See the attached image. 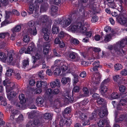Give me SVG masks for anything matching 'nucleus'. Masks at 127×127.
<instances>
[{
	"label": "nucleus",
	"instance_id": "1",
	"mask_svg": "<svg viewBox=\"0 0 127 127\" xmlns=\"http://www.w3.org/2000/svg\"><path fill=\"white\" fill-rule=\"evenodd\" d=\"M125 44L127 45V37L117 42L115 44L108 46V49L111 51L114 56L116 54L117 57L122 56L126 54L127 49L125 48Z\"/></svg>",
	"mask_w": 127,
	"mask_h": 127
},
{
	"label": "nucleus",
	"instance_id": "2",
	"mask_svg": "<svg viewBox=\"0 0 127 127\" xmlns=\"http://www.w3.org/2000/svg\"><path fill=\"white\" fill-rule=\"evenodd\" d=\"M79 14L77 10L72 11L69 15L70 18H67L65 20L63 19V27L64 28H66L70 24L72 20L76 19L77 18L78 20V18L79 17Z\"/></svg>",
	"mask_w": 127,
	"mask_h": 127
},
{
	"label": "nucleus",
	"instance_id": "3",
	"mask_svg": "<svg viewBox=\"0 0 127 127\" xmlns=\"http://www.w3.org/2000/svg\"><path fill=\"white\" fill-rule=\"evenodd\" d=\"M36 85L38 88L35 92L36 94L40 93L42 89L45 91L47 88V83L46 81H38L36 82Z\"/></svg>",
	"mask_w": 127,
	"mask_h": 127
},
{
	"label": "nucleus",
	"instance_id": "4",
	"mask_svg": "<svg viewBox=\"0 0 127 127\" xmlns=\"http://www.w3.org/2000/svg\"><path fill=\"white\" fill-rule=\"evenodd\" d=\"M37 32L36 28L34 27L33 29H29L28 30L27 34L25 35L23 38V40L25 43H28L30 41L29 36L32 35H35L37 34Z\"/></svg>",
	"mask_w": 127,
	"mask_h": 127
},
{
	"label": "nucleus",
	"instance_id": "5",
	"mask_svg": "<svg viewBox=\"0 0 127 127\" xmlns=\"http://www.w3.org/2000/svg\"><path fill=\"white\" fill-rule=\"evenodd\" d=\"M39 20L43 25L46 26H50L51 24V21L49 16L46 15L41 16L39 18Z\"/></svg>",
	"mask_w": 127,
	"mask_h": 127
},
{
	"label": "nucleus",
	"instance_id": "6",
	"mask_svg": "<svg viewBox=\"0 0 127 127\" xmlns=\"http://www.w3.org/2000/svg\"><path fill=\"white\" fill-rule=\"evenodd\" d=\"M65 119L62 118L60 120L59 124L58 125L59 127H69L71 124L72 120L70 118L67 119L64 118Z\"/></svg>",
	"mask_w": 127,
	"mask_h": 127
},
{
	"label": "nucleus",
	"instance_id": "7",
	"mask_svg": "<svg viewBox=\"0 0 127 127\" xmlns=\"http://www.w3.org/2000/svg\"><path fill=\"white\" fill-rule=\"evenodd\" d=\"M99 91L101 95L106 98L108 97L109 94V90L106 86L100 85Z\"/></svg>",
	"mask_w": 127,
	"mask_h": 127
},
{
	"label": "nucleus",
	"instance_id": "8",
	"mask_svg": "<svg viewBox=\"0 0 127 127\" xmlns=\"http://www.w3.org/2000/svg\"><path fill=\"white\" fill-rule=\"evenodd\" d=\"M72 95L71 96L70 93L68 92H66L64 94V102L67 104L73 102L74 100V98Z\"/></svg>",
	"mask_w": 127,
	"mask_h": 127
},
{
	"label": "nucleus",
	"instance_id": "9",
	"mask_svg": "<svg viewBox=\"0 0 127 127\" xmlns=\"http://www.w3.org/2000/svg\"><path fill=\"white\" fill-rule=\"evenodd\" d=\"M40 122L39 119H36L34 120H31L26 125V127H37L36 126L39 125Z\"/></svg>",
	"mask_w": 127,
	"mask_h": 127
},
{
	"label": "nucleus",
	"instance_id": "10",
	"mask_svg": "<svg viewBox=\"0 0 127 127\" xmlns=\"http://www.w3.org/2000/svg\"><path fill=\"white\" fill-rule=\"evenodd\" d=\"M97 3L96 2H94L90 6L91 9L92 10L93 13L94 14L100 13L101 11L99 9Z\"/></svg>",
	"mask_w": 127,
	"mask_h": 127
},
{
	"label": "nucleus",
	"instance_id": "11",
	"mask_svg": "<svg viewBox=\"0 0 127 127\" xmlns=\"http://www.w3.org/2000/svg\"><path fill=\"white\" fill-rule=\"evenodd\" d=\"M118 22L121 24L127 27V19L122 15L119 16L116 18Z\"/></svg>",
	"mask_w": 127,
	"mask_h": 127
},
{
	"label": "nucleus",
	"instance_id": "12",
	"mask_svg": "<svg viewBox=\"0 0 127 127\" xmlns=\"http://www.w3.org/2000/svg\"><path fill=\"white\" fill-rule=\"evenodd\" d=\"M8 83L7 81V80H5L3 81V84L4 86H5L6 92L9 93L11 90H13L15 87V85L13 84L11 86L10 84L7 85Z\"/></svg>",
	"mask_w": 127,
	"mask_h": 127
},
{
	"label": "nucleus",
	"instance_id": "13",
	"mask_svg": "<svg viewBox=\"0 0 127 127\" xmlns=\"http://www.w3.org/2000/svg\"><path fill=\"white\" fill-rule=\"evenodd\" d=\"M50 86L53 89L56 88H59L60 87V82L58 79H57L56 81H53L50 84Z\"/></svg>",
	"mask_w": 127,
	"mask_h": 127
},
{
	"label": "nucleus",
	"instance_id": "14",
	"mask_svg": "<svg viewBox=\"0 0 127 127\" xmlns=\"http://www.w3.org/2000/svg\"><path fill=\"white\" fill-rule=\"evenodd\" d=\"M80 90V87L78 86H76L74 87L72 90V96L74 98H76L77 97V93L79 92Z\"/></svg>",
	"mask_w": 127,
	"mask_h": 127
},
{
	"label": "nucleus",
	"instance_id": "15",
	"mask_svg": "<svg viewBox=\"0 0 127 127\" xmlns=\"http://www.w3.org/2000/svg\"><path fill=\"white\" fill-rule=\"evenodd\" d=\"M46 90L45 93L47 95L48 98L50 101H53V95L52 94V89L51 88H49Z\"/></svg>",
	"mask_w": 127,
	"mask_h": 127
},
{
	"label": "nucleus",
	"instance_id": "16",
	"mask_svg": "<svg viewBox=\"0 0 127 127\" xmlns=\"http://www.w3.org/2000/svg\"><path fill=\"white\" fill-rule=\"evenodd\" d=\"M79 24H80V25L79 26L78 25H71L69 27V29L71 31H75L77 28H81L82 26V24L81 22H79Z\"/></svg>",
	"mask_w": 127,
	"mask_h": 127
},
{
	"label": "nucleus",
	"instance_id": "17",
	"mask_svg": "<svg viewBox=\"0 0 127 127\" xmlns=\"http://www.w3.org/2000/svg\"><path fill=\"white\" fill-rule=\"evenodd\" d=\"M48 4L46 3L42 4L40 8V12H42L46 11L48 9Z\"/></svg>",
	"mask_w": 127,
	"mask_h": 127
},
{
	"label": "nucleus",
	"instance_id": "18",
	"mask_svg": "<svg viewBox=\"0 0 127 127\" xmlns=\"http://www.w3.org/2000/svg\"><path fill=\"white\" fill-rule=\"evenodd\" d=\"M119 90L121 93L124 94L123 96H126L127 95L126 94L127 93V90L125 86L123 85L120 86L119 87Z\"/></svg>",
	"mask_w": 127,
	"mask_h": 127
},
{
	"label": "nucleus",
	"instance_id": "19",
	"mask_svg": "<svg viewBox=\"0 0 127 127\" xmlns=\"http://www.w3.org/2000/svg\"><path fill=\"white\" fill-rule=\"evenodd\" d=\"M36 6L35 7L34 6V5L33 4L31 3L30 4L27 11L29 14H33L34 10H35L36 8Z\"/></svg>",
	"mask_w": 127,
	"mask_h": 127
},
{
	"label": "nucleus",
	"instance_id": "20",
	"mask_svg": "<svg viewBox=\"0 0 127 127\" xmlns=\"http://www.w3.org/2000/svg\"><path fill=\"white\" fill-rule=\"evenodd\" d=\"M19 99L20 100V104L22 106L26 102L24 95L23 94H20L19 96Z\"/></svg>",
	"mask_w": 127,
	"mask_h": 127
},
{
	"label": "nucleus",
	"instance_id": "21",
	"mask_svg": "<svg viewBox=\"0 0 127 127\" xmlns=\"http://www.w3.org/2000/svg\"><path fill=\"white\" fill-rule=\"evenodd\" d=\"M11 91H10V93H8L7 95V97L9 100H12L13 98L16 95V93L15 92Z\"/></svg>",
	"mask_w": 127,
	"mask_h": 127
},
{
	"label": "nucleus",
	"instance_id": "22",
	"mask_svg": "<svg viewBox=\"0 0 127 127\" xmlns=\"http://www.w3.org/2000/svg\"><path fill=\"white\" fill-rule=\"evenodd\" d=\"M109 97L112 100L117 99L120 97V95L117 92H113L112 94L108 96V97Z\"/></svg>",
	"mask_w": 127,
	"mask_h": 127
},
{
	"label": "nucleus",
	"instance_id": "23",
	"mask_svg": "<svg viewBox=\"0 0 127 127\" xmlns=\"http://www.w3.org/2000/svg\"><path fill=\"white\" fill-rule=\"evenodd\" d=\"M81 29L83 31V32L84 33H85V34L87 36V37H88V38L91 37L92 34V33L91 32H87V28L83 26H82Z\"/></svg>",
	"mask_w": 127,
	"mask_h": 127
},
{
	"label": "nucleus",
	"instance_id": "24",
	"mask_svg": "<svg viewBox=\"0 0 127 127\" xmlns=\"http://www.w3.org/2000/svg\"><path fill=\"white\" fill-rule=\"evenodd\" d=\"M71 111V109L69 107H67L65 108L64 112H62V114L64 118H66V115L70 113Z\"/></svg>",
	"mask_w": 127,
	"mask_h": 127
},
{
	"label": "nucleus",
	"instance_id": "25",
	"mask_svg": "<svg viewBox=\"0 0 127 127\" xmlns=\"http://www.w3.org/2000/svg\"><path fill=\"white\" fill-rule=\"evenodd\" d=\"M52 32L54 34H57L59 32L60 29L59 27L57 26L56 25H53L52 27Z\"/></svg>",
	"mask_w": 127,
	"mask_h": 127
},
{
	"label": "nucleus",
	"instance_id": "26",
	"mask_svg": "<svg viewBox=\"0 0 127 127\" xmlns=\"http://www.w3.org/2000/svg\"><path fill=\"white\" fill-rule=\"evenodd\" d=\"M107 123L108 121L106 119L100 120L97 123L98 126L99 127H103L105 124H107Z\"/></svg>",
	"mask_w": 127,
	"mask_h": 127
},
{
	"label": "nucleus",
	"instance_id": "27",
	"mask_svg": "<svg viewBox=\"0 0 127 127\" xmlns=\"http://www.w3.org/2000/svg\"><path fill=\"white\" fill-rule=\"evenodd\" d=\"M108 5L109 7L113 9H115L116 6L114 2V0H108Z\"/></svg>",
	"mask_w": 127,
	"mask_h": 127
},
{
	"label": "nucleus",
	"instance_id": "28",
	"mask_svg": "<svg viewBox=\"0 0 127 127\" xmlns=\"http://www.w3.org/2000/svg\"><path fill=\"white\" fill-rule=\"evenodd\" d=\"M50 47V46L47 44L45 45L43 47V54L44 55H47L49 53V49Z\"/></svg>",
	"mask_w": 127,
	"mask_h": 127
},
{
	"label": "nucleus",
	"instance_id": "29",
	"mask_svg": "<svg viewBox=\"0 0 127 127\" xmlns=\"http://www.w3.org/2000/svg\"><path fill=\"white\" fill-rule=\"evenodd\" d=\"M36 102L38 105H41L44 102V100L43 97L41 96H38L36 99Z\"/></svg>",
	"mask_w": 127,
	"mask_h": 127
},
{
	"label": "nucleus",
	"instance_id": "30",
	"mask_svg": "<svg viewBox=\"0 0 127 127\" xmlns=\"http://www.w3.org/2000/svg\"><path fill=\"white\" fill-rule=\"evenodd\" d=\"M107 114L108 112L107 110L105 109L101 110L98 113L99 115L101 118H103Z\"/></svg>",
	"mask_w": 127,
	"mask_h": 127
},
{
	"label": "nucleus",
	"instance_id": "31",
	"mask_svg": "<svg viewBox=\"0 0 127 127\" xmlns=\"http://www.w3.org/2000/svg\"><path fill=\"white\" fill-rule=\"evenodd\" d=\"M71 79L69 78L63 77L61 80V82L64 85L68 83L69 84L70 82Z\"/></svg>",
	"mask_w": 127,
	"mask_h": 127
},
{
	"label": "nucleus",
	"instance_id": "32",
	"mask_svg": "<svg viewBox=\"0 0 127 127\" xmlns=\"http://www.w3.org/2000/svg\"><path fill=\"white\" fill-rule=\"evenodd\" d=\"M78 54L72 51H70L69 53V57L72 59H74L77 56Z\"/></svg>",
	"mask_w": 127,
	"mask_h": 127
},
{
	"label": "nucleus",
	"instance_id": "33",
	"mask_svg": "<svg viewBox=\"0 0 127 127\" xmlns=\"http://www.w3.org/2000/svg\"><path fill=\"white\" fill-rule=\"evenodd\" d=\"M79 113L80 118L82 120L87 119V115L86 113H82L80 111L79 112Z\"/></svg>",
	"mask_w": 127,
	"mask_h": 127
},
{
	"label": "nucleus",
	"instance_id": "34",
	"mask_svg": "<svg viewBox=\"0 0 127 127\" xmlns=\"http://www.w3.org/2000/svg\"><path fill=\"white\" fill-rule=\"evenodd\" d=\"M97 114V110H95L94 111L91 115L89 117V119L91 120H95L96 117V115Z\"/></svg>",
	"mask_w": 127,
	"mask_h": 127
},
{
	"label": "nucleus",
	"instance_id": "35",
	"mask_svg": "<svg viewBox=\"0 0 127 127\" xmlns=\"http://www.w3.org/2000/svg\"><path fill=\"white\" fill-rule=\"evenodd\" d=\"M6 59L7 57L6 54L4 53L1 52L0 51V59L2 61L4 62L6 60Z\"/></svg>",
	"mask_w": 127,
	"mask_h": 127
},
{
	"label": "nucleus",
	"instance_id": "36",
	"mask_svg": "<svg viewBox=\"0 0 127 127\" xmlns=\"http://www.w3.org/2000/svg\"><path fill=\"white\" fill-rule=\"evenodd\" d=\"M21 28V27L20 25H17L14 27L12 30V32H17L20 31Z\"/></svg>",
	"mask_w": 127,
	"mask_h": 127
},
{
	"label": "nucleus",
	"instance_id": "37",
	"mask_svg": "<svg viewBox=\"0 0 127 127\" xmlns=\"http://www.w3.org/2000/svg\"><path fill=\"white\" fill-rule=\"evenodd\" d=\"M39 6L37 5L36 6V8L35 10L34 14L32 15V16L35 18H38L39 17Z\"/></svg>",
	"mask_w": 127,
	"mask_h": 127
},
{
	"label": "nucleus",
	"instance_id": "38",
	"mask_svg": "<svg viewBox=\"0 0 127 127\" xmlns=\"http://www.w3.org/2000/svg\"><path fill=\"white\" fill-rule=\"evenodd\" d=\"M50 26H47L46 25L44 26V27L42 29V32L44 34H45L49 33L50 32L48 29V27H49Z\"/></svg>",
	"mask_w": 127,
	"mask_h": 127
},
{
	"label": "nucleus",
	"instance_id": "39",
	"mask_svg": "<svg viewBox=\"0 0 127 127\" xmlns=\"http://www.w3.org/2000/svg\"><path fill=\"white\" fill-rule=\"evenodd\" d=\"M9 34L8 32H2L0 33V38L3 39L5 37H8Z\"/></svg>",
	"mask_w": 127,
	"mask_h": 127
},
{
	"label": "nucleus",
	"instance_id": "40",
	"mask_svg": "<svg viewBox=\"0 0 127 127\" xmlns=\"http://www.w3.org/2000/svg\"><path fill=\"white\" fill-rule=\"evenodd\" d=\"M63 19L60 18H57L54 20V24L56 25H60L62 26Z\"/></svg>",
	"mask_w": 127,
	"mask_h": 127
},
{
	"label": "nucleus",
	"instance_id": "41",
	"mask_svg": "<svg viewBox=\"0 0 127 127\" xmlns=\"http://www.w3.org/2000/svg\"><path fill=\"white\" fill-rule=\"evenodd\" d=\"M119 103L121 104L122 106H126L127 105V98H123L120 100Z\"/></svg>",
	"mask_w": 127,
	"mask_h": 127
},
{
	"label": "nucleus",
	"instance_id": "42",
	"mask_svg": "<svg viewBox=\"0 0 127 127\" xmlns=\"http://www.w3.org/2000/svg\"><path fill=\"white\" fill-rule=\"evenodd\" d=\"M89 102V100L88 98L85 99L80 102L79 105L80 106H84L86 105Z\"/></svg>",
	"mask_w": 127,
	"mask_h": 127
},
{
	"label": "nucleus",
	"instance_id": "43",
	"mask_svg": "<svg viewBox=\"0 0 127 127\" xmlns=\"http://www.w3.org/2000/svg\"><path fill=\"white\" fill-rule=\"evenodd\" d=\"M22 64L23 68L25 69V68L27 67L29 65V61L28 60H24Z\"/></svg>",
	"mask_w": 127,
	"mask_h": 127
},
{
	"label": "nucleus",
	"instance_id": "44",
	"mask_svg": "<svg viewBox=\"0 0 127 127\" xmlns=\"http://www.w3.org/2000/svg\"><path fill=\"white\" fill-rule=\"evenodd\" d=\"M34 22L33 20H31L29 21L28 23V26L29 27H31L29 29L32 28V29H33L34 28V27L36 28L35 26H34Z\"/></svg>",
	"mask_w": 127,
	"mask_h": 127
},
{
	"label": "nucleus",
	"instance_id": "45",
	"mask_svg": "<svg viewBox=\"0 0 127 127\" xmlns=\"http://www.w3.org/2000/svg\"><path fill=\"white\" fill-rule=\"evenodd\" d=\"M52 116V114L48 113H46L44 114L43 117L44 119L48 120L51 119Z\"/></svg>",
	"mask_w": 127,
	"mask_h": 127
},
{
	"label": "nucleus",
	"instance_id": "46",
	"mask_svg": "<svg viewBox=\"0 0 127 127\" xmlns=\"http://www.w3.org/2000/svg\"><path fill=\"white\" fill-rule=\"evenodd\" d=\"M71 44H73L75 45H78L79 42L78 39L74 38H72L71 39Z\"/></svg>",
	"mask_w": 127,
	"mask_h": 127
},
{
	"label": "nucleus",
	"instance_id": "47",
	"mask_svg": "<svg viewBox=\"0 0 127 127\" xmlns=\"http://www.w3.org/2000/svg\"><path fill=\"white\" fill-rule=\"evenodd\" d=\"M114 67L115 70L117 71L122 69L123 68V66L121 64L118 63L115 65Z\"/></svg>",
	"mask_w": 127,
	"mask_h": 127
},
{
	"label": "nucleus",
	"instance_id": "48",
	"mask_svg": "<svg viewBox=\"0 0 127 127\" xmlns=\"http://www.w3.org/2000/svg\"><path fill=\"white\" fill-rule=\"evenodd\" d=\"M61 70L59 68H55V70H54L53 72L54 74L55 75L58 76L61 73Z\"/></svg>",
	"mask_w": 127,
	"mask_h": 127
},
{
	"label": "nucleus",
	"instance_id": "49",
	"mask_svg": "<svg viewBox=\"0 0 127 127\" xmlns=\"http://www.w3.org/2000/svg\"><path fill=\"white\" fill-rule=\"evenodd\" d=\"M74 78L73 79V83L74 84H76L78 82V76L76 74L73 75Z\"/></svg>",
	"mask_w": 127,
	"mask_h": 127
},
{
	"label": "nucleus",
	"instance_id": "50",
	"mask_svg": "<svg viewBox=\"0 0 127 127\" xmlns=\"http://www.w3.org/2000/svg\"><path fill=\"white\" fill-rule=\"evenodd\" d=\"M126 115L124 114H122L120 115L119 118L116 120V122H117L120 121H123L126 117Z\"/></svg>",
	"mask_w": 127,
	"mask_h": 127
},
{
	"label": "nucleus",
	"instance_id": "51",
	"mask_svg": "<svg viewBox=\"0 0 127 127\" xmlns=\"http://www.w3.org/2000/svg\"><path fill=\"white\" fill-rule=\"evenodd\" d=\"M83 123L82 124V126H85L86 125H89L90 124V122L89 119H85L82 120Z\"/></svg>",
	"mask_w": 127,
	"mask_h": 127
},
{
	"label": "nucleus",
	"instance_id": "52",
	"mask_svg": "<svg viewBox=\"0 0 127 127\" xmlns=\"http://www.w3.org/2000/svg\"><path fill=\"white\" fill-rule=\"evenodd\" d=\"M51 12L56 13L58 10V7L56 6L52 5L51 6Z\"/></svg>",
	"mask_w": 127,
	"mask_h": 127
},
{
	"label": "nucleus",
	"instance_id": "53",
	"mask_svg": "<svg viewBox=\"0 0 127 127\" xmlns=\"http://www.w3.org/2000/svg\"><path fill=\"white\" fill-rule=\"evenodd\" d=\"M100 64V63L99 62L98 60H96V61L94 62L93 63V66L101 68V66L99 65Z\"/></svg>",
	"mask_w": 127,
	"mask_h": 127
},
{
	"label": "nucleus",
	"instance_id": "54",
	"mask_svg": "<svg viewBox=\"0 0 127 127\" xmlns=\"http://www.w3.org/2000/svg\"><path fill=\"white\" fill-rule=\"evenodd\" d=\"M66 35L65 33L63 31H61L58 35V37L60 39L63 38Z\"/></svg>",
	"mask_w": 127,
	"mask_h": 127
},
{
	"label": "nucleus",
	"instance_id": "55",
	"mask_svg": "<svg viewBox=\"0 0 127 127\" xmlns=\"http://www.w3.org/2000/svg\"><path fill=\"white\" fill-rule=\"evenodd\" d=\"M83 91L86 96H88L89 92L87 88L84 87L83 89Z\"/></svg>",
	"mask_w": 127,
	"mask_h": 127
},
{
	"label": "nucleus",
	"instance_id": "56",
	"mask_svg": "<svg viewBox=\"0 0 127 127\" xmlns=\"http://www.w3.org/2000/svg\"><path fill=\"white\" fill-rule=\"evenodd\" d=\"M104 41L105 43H107L110 40L111 36L110 34H107L104 36Z\"/></svg>",
	"mask_w": 127,
	"mask_h": 127
},
{
	"label": "nucleus",
	"instance_id": "57",
	"mask_svg": "<svg viewBox=\"0 0 127 127\" xmlns=\"http://www.w3.org/2000/svg\"><path fill=\"white\" fill-rule=\"evenodd\" d=\"M13 73V70L11 69H9L7 70L5 76H10L12 75Z\"/></svg>",
	"mask_w": 127,
	"mask_h": 127
},
{
	"label": "nucleus",
	"instance_id": "58",
	"mask_svg": "<svg viewBox=\"0 0 127 127\" xmlns=\"http://www.w3.org/2000/svg\"><path fill=\"white\" fill-rule=\"evenodd\" d=\"M110 81V80L108 78L105 79L102 82L100 85L105 86V85H106Z\"/></svg>",
	"mask_w": 127,
	"mask_h": 127
},
{
	"label": "nucleus",
	"instance_id": "59",
	"mask_svg": "<svg viewBox=\"0 0 127 127\" xmlns=\"http://www.w3.org/2000/svg\"><path fill=\"white\" fill-rule=\"evenodd\" d=\"M18 112V110H15L14 112H12L11 115L10 116V120H13L15 116L17 115Z\"/></svg>",
	"mask_w": 127,
	"mask_h": 127
},
{
	"label": "nucleus",
	"instance_id": "60",
	"mask_svg": "<svg viewBox=\"0 0 127 127\" xmlns=\"http://www.w3.org/2000/svg\"><path fill=\"white\" fill-rule=\"evenodd\" d=\"M36 114L33 112H31L28 115V118H29L33 119L35 118Z\"/></svg>",
	"mask_w": 127,
	"mask_h": 127
},
{
	"label": "nucleus",
	"instance_id": "61",
	"mask_svg": "<svg viewBox=\"0 0 127 127\" xmlns=\"http://www.w3.org/2000/svg\"><path fill=\"white\" fill-rule=\"evenodd\" d=\"M97 89V88L95 86L92 87L90 90V92L91 94H93L96 92Z\"/></svg>",
	"mask_w": 127,
	"mask_h": 127
},
{
	"label": "nucleus",
	"instance_id": "62",
	"mask_svg": "<svg viewBox=\"0 0 127 127\" xmlns=\"http://www.w3.org/2000/svg\"><path fill=\"white\" fill-rule=\"evenodd\" d=\"M19 72V71L18 70L15 73V78L18 80H19L21 77Z\"/></svg>",
	"mask_w": 127,
	"mask_h": 127
},
{
	"label": "nucleus",
	"instance_id": "63",
	"mask_svg": "<svg viewBox=\"0 0 127 127\" xmlns=\"http://www.w3.org/2000/svg\"><path fill=\"white\" fill-rule=\"evenodd\" d=\"M39 77L41 79H43L44 77V76L43 73V71L41 70L38 73V74Z\"/></svg>",
	"mask_w": 127,
	"mask_h": 127
},
{
	"label": "nucleus",
	"instance_id": "64",
	"mask_svg": "<svg viewBox=\"0 0 127 127\" xmlns=\"http://www.w3.org/2000/svg\"><path fill=\"white\" fill-rule=\"evenodd\" d=\"M34 46L33 44H29L28 48V50H30L31 51H33L34 50Z\"/></svg>",
	"mask_w": 127,
	"mask_h": 127
}]
</instances>
